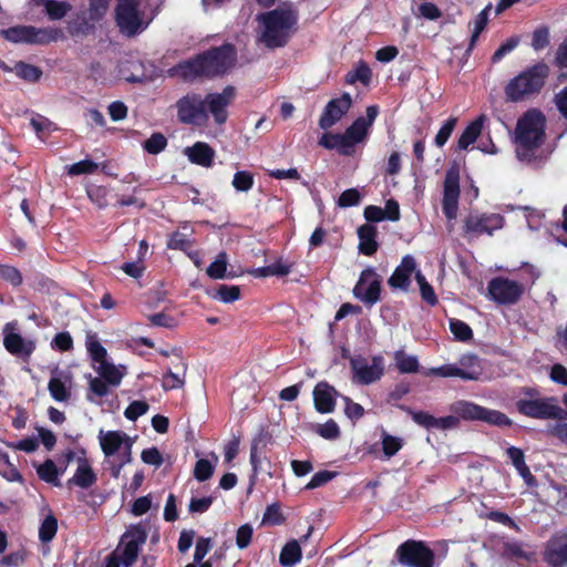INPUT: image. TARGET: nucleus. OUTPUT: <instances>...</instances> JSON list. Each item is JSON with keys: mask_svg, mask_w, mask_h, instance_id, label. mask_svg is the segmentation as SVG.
Here are the masks:
<instances>
[{"mask_svg": "<svg viewBox=\"0 0 567 567\" xmlns=\"http://www.w3.org/2000/svg\"><path fill=\"white\" fill-rule=\"evenodd\" d=\"M236 90L226 86L221 92L209 93L205 96L190 92L175 103L176 115L181 123L194 126L206 125L209 114L215 123L221 125L227 121V107L234 101Z\"/></svg>", "mask_w": 567, "mask_h": 567, "instance_id": "obj_1", "label": "nucleus"}, {"mask_svg": "<svg viewBox=\"0 0 567 567\" xmlns=\"http://www.w3.org/2000/svg\"><path fill=\"white\" fill-rule=\"evenodd\" d=\"M545 115L536 110L526 111L517 121L513 133V143L517 158L530 163L545 141Z\"/></svg>", "mask_w": 567, "mask_h": 567, "instance_id": "obj_2", "label": "nucleus"}, {"mask_svg": "<svg viewBox=\"0 0 567 567\" xmlns=\"http://www.w3.org/2000/svg\"><path fill=\"white\" fill-rule=\"evenodd\" d=\"M258 40L268 49L286 45L297 30V13L289 8L275 9L257 16Z\"/></svg>", "mask_w": 567, "mask_h": 567, "instance_id": "obj_3", "label": "nucleus"}, {"mask_svg": "<svg viewBox=\"0 0 567 567\" xmlns=\"http://www.w3.org/2000/svg\"><path fill=\"white\" fill-rule=\"evenodd\" d=\"M451 411L455 415H447L443 417H435L433 429L449 430L454 429L458 424V419L471 421H483L491 425L496 426H511L512 420L504 413L483 408L470 401H457L451 406Z\"/></svg>", "mask_w": 567, "mask_h": 567, "instance_id": "obj_4", "label": "nucleus"}, {"mask_svg": "<svg viewBox=\"0 0 567 567\" xmlns=\"http://www.w3.org/2000/svg\"><path fill=\"white\" fill-rule=\"evenodd\" d=\"M235 60L236 54L234 47L225 44L181 64L179 69L182 75L188 79L198 75L214 76L229 70L234 65Z\"/></svg>", "mask_w": 567, "mask_h": 567, "instance_id": "obj_5", "label": "nucleus"}, {"mask_svg": "<svg viewBox=\"0 0 567 567\" xmlns=\"http://www.w3.org/2000/svg\"><path fill=\"white\" fill-rule=\"evenodd\" d=\"M517 411L537 420H567V411L559 405L556 396H540L535 389H525L524 396L516 401Z\"/></svg>", "mask_w": 567, "mask_h": 567, "instance_id": "obj_6", "label": "nucleus"}, {"mask_svg": "<svg viewBox=\"0 0 567 567\" xmlns=\"http://www.w3.org/2000/svg\"><path fill=\"white\" fill-rule=\"evenodd\" d=\"M162 2L163 0H118L116 22L121 32L127 37L142 32L147 25L143 16L147 11L156 10Z\"/></svg>", "mask_w": 567, "mask_h": 567, "instance_id": "obj_7", "label": "nucleus"}, {"mask_svg": "<svg viewBox=\"0 0 567 567\" xmlns=\"http://www.w3.org/2000/svg\"><path fill=\"white\" fill-rule=\"evenodd\" d=\"M547 76L548 66L546 64L538 63L533 65L508 82L505 87L507 100L511 102H519L538 93Z\"/></svg>", "mask_w": 567, "mask_h": 567, "instance_id": "obj_8", "label": "nucleus"}, {"mask_svg": "<svg viewBox=\"0 0 567 567\" xmlns=\"http://www.w3.org/2000/svg\"><path fill=\"white\" fill-rule=\"evenodd\" d=\"M1 35L13 43L49 44L63 38L61 30L55 28H35L33 25H16L1 30Z\"/></svg>", "mask_w": 567, "mask_h": 567, "instance_id": "obj_9", "label": "nucleus"}, {"mask_svg": "<svg viewBox=\"0 0 567 567\" xmlns=\"http://www.w3.org/2000/svg\"><path fill=\"white\" fill-rule=\"evenodd\" d=\"M425 375L456 377L462 380H478L482 374L480 359L474 354L463 355L458 363H449L426 370Z\"/></svg>", "mask_w": 567, "mask_h": 567, "instance_id": "obj_10", "label": "nucleus"}, {"mask_svg": "<svg viewBox=\"0 0 567 567\" xmlns=\"http://www.w3.org/2000/svg\"><path fill=\"white\" fill-rule=\"evenodd\" d=\"M353 380L363 385L377 382L384 373V360L381 355L372 358L354 357L350 360Z\"/></svg>", "mask_w": 567, "mask_h": 567, "instance_id": "obj_11", "label": "nucleus"}, {"mask_svg": "<svg viewBox=\"0 0 567 567\" xmlns=\"http://www.w3.org/2000/svg\"><path fill=\"white\" fill-rule=\"evenodd\" d=\"M505 219L502 215L495 213L472 212L464 220V233L468 236H492L495 230L502 229Z\"/></svg>", "mask_w": 567, "mask_h": 567, "instance_id": "obj_12", "label": "nucleus"}, {"mask_svg": "<svg viewBox=\"0 0 567 567\" xmlns=\"http://www.w3.org/2000/svg\"><path fill=\"white\" fill-rule=\"evenodd\" d=\"M399 561L408 567H433L434 554L422 542L408 540L396 549Z\"/></svg>", "mask_w": 567, "mask_h": 567, "instance_id": "obj_13", "label": "nucleus"}, {"mask_svg": "<svg viewBox=\"0 0 567 567\" xmlns=\"http://www.w3.org/2000/svg\"><path fill=\"white\" fill-rule=\"evenodd\" d=\"M97 439L105 457L110 458L116 453L122 452L125 462H131L133 442L126 433L100 430Z\"/></svg>", "mask_w": 567, "mask_h": 567, "instance_id": "obj_14", "label": "nucleus"}, {"mask_svg": "<svg viewBox=\"0 0 567 567\" xmlns=\"http://www.w3.org/2000/svg\"><path fill=\"white\" fill-rule=\"evenodd\" d=\"M488 295L498 305H514L524 293V286L517 281L496 277L488 282Z\"/></svg>", "mask_w": 567, "mask_h": 567, "instance_id": "obj_15", "label": "nucleus"}, {"mask_svg": "<svg viewBox=\"0 0 567 567\" xmlns=\"http://www.w3.org/2000/svg\"><path fill=\"white\" fill-rule=\"evenodd\" d=\"M146 542V534L141 528L127 530L115 549L116 557L124 567H130L136 560L142 545Z\"/></svg>", "mask_w": 567, "mask_h": 567, "instance_id": "obj_16", "label": "nucleus"}, {"mask_svg": "<svg viewBox=\"0 0 567 567\" xmlns=\"http://www.w3.org/2000/svg\"><path fill=\"white\" fill-rule=\"evenodd\" d=\"M381 278L372 268L364 269L357 285L353 295L365 305H374L380 300Z\"/></svg>", "mask_w": 567, "mask_h": 567, "instance_id": "obj_17", "label": "nucleus"}, {"mask_svg": "<svg viewBox=\"0 0 567 567\" xmlns=\"http://www.w3.org/2000/svg\"><path fill=\"white\" fill-rule=\"evenodd\" d=\"M460 179L457 172H446L443 186L442 209L449 221L455 220L458 212Z\"/></svg>", "mask_w": 567, "mask_h": 567, "instance_id": "obj_18", "label": "nucleus"}, {"mask_svg": "<svg viewBox=\"0 0 567 567\" xmlns=\"http://www.w3.org/2000/svg\"><path fill=\"white\" fill-rule=\"evenodd\" d=\"M351 105L352 99L349 93H343L339 99L329 101L319 118V126L322 130L332 127L350 110Z\"/></svg>", "mask_w": 567, "mask_h": 567, "instance_id": "obj_19", "label": "nucleus"}, {"mask_svg": "<svg viewBox=\"0 0 567 567\" xmlns=\"http://www.w3.org/2000/svg\"><path fill=\"white\" fill-rule=\"evenodd\" d=\"M3 331V346L9 353L24 358L33 353L35 342L31 339H24L21 334L14 332L13 323H7Z\"/></svg>", "mask_w": 567, "mask_h": 567, "instance_id": "obj_20", "label": "nucleus"}, {"mask_svg": "<svg viewBox=\"0 0 567 567\" xmlns=\"http://www.w3.org/2000/svg\"><path fill=\"white\" fill-rule=\"evenodd\" d=\"M545 559L553 567L567 564V530L555 534L547 543Z\"/></svg>", "mask_w": 567, "mask_h": 567, "instance_id": "obj_21", "label": "nucleus"}, {"mask_svg": "<svg viewBox=\"0 0 567 567\" xmlns=\"http://www.w3.org/2000/svg\"><path fill=\"white\" fill-rule=\"evenodd\" d=\"M415 259L406 255L402 258L401 264L395 268L388 284L392 289H401L406 291L411 285L412 275L416 274Z\"/></svg>", "mask_w": 567, "mask_h": 567, "instance_id": "obj_22", "label": "nucleus"}, {"mask_svg": "<svg viewBox=\"0 0 567 567\" xmlns=\"http://www.w3.org/2000/svg\"><path fill=\"white\" fill-rule=\"evenodd\" d=\"M72 378L70 373L54 370L48 383L50 395L56 402H66L71 398Z\"/></svg>", "mask_w": 567, "mask_h": 567, "instance_id": "obj_23", "label": "nucleus"}, {"mask_svg": "<svg viewBox=\"0 0 567 567\" xmlns=\"http://www.w3.org/2000/svg\"><path fill=\"white\" fill-rule=\"evenodd\" d=\"M379 114V109L375 105H370L367 107L365 117H358L347 130L346 133L350 136L354 143L363 142L369 135V131L373 125L377 116Z\"/></svg>", "mask_w": 567, "mask_h": 567, "instance_id": "obj_24", "label": "nucleus"}, {"mask_svg": "<svg viewBox=\"0 0 567 567\" xmlns=\"http://www.w3.org/2000/svg\"><path fill=\"white\" fill-rule=\"evenodd\" d=\"M184 154L190 163L206 168L213 166L216 156L215 151L205 142H196L194 145L186 147Z\"/></svg>", "mask_w": 567, "mask_h": 567, "instance_id": "obj_25", "label": "nucleus"}, {"mask_svg": "<svg viewBox=\"0 0 567 567\" xmlns=\"http://www.w3.org/2000/svg\"><path fill=\"white\" fill-rule=\"evenodd\" d=\"M78 466L73 476L68 481V485H75L81 488H89L96 483V474L94 473L90 462L85 457H79Z\"/></svg>", "mask_w": 567, "mask_h": 567, "instance_id": "obj_26", "label": "nucleus"}, {"mask_svg": "<svg viewBox=\"0 0 567 567\" xmlns=\"http://www.w3.org/2000/svg\"><path fill=\"white\" fill-rule=\"evenodd\" d=\"M506 455H507L508 460L511 461L512 465L517 471L518 475L524 480L526 485L535 486L536 478L532 474L529 467L526 464L525 454H524L523 450H520L516 446H508L506 449Z\"/></svg>", "mask_w": 567, "mask_h": 567, "instance_id": "obj_27", "label": "nucleus"}, {"mask_svg": "<svg viewBox=\"0 0 567 567\" xmlns=\"http://www.w3.org/2000/svg\"><path fill=\"white\" fill-rule=\"evenodd\" d=\"M336 390L328 383L320 382L313 390V401L318 412L330 413L334 409Z\"/></svg>", "mask_w": 567, "mask_h": 567, "instance_id": "obj_28", "label": "nucleus"}, {"mask_svg": "<svg viewBox=\"0 0 567 567\" xmlns=\"http://www.w3.org/2000/svg\"><path fill=\"white\" fill-rule=\"evenodd\" d=\"M174 368L175 371L169 368L163 375L162 386L166 391L179 389L185 383L186 364L178 359L177 363L174 364Z\"/></svg>", "mask_w": 567, "mask_h": 567, "instance_id": "obj_29", "label": "nucleus"}, {"mask_svg": "<svg viewBox=\"0 0 567 567\" xmlns=\"http://www.w3.org/2000/svg\"><path fill=\"white\" fill-rule=\"evenodd\" d=\"M377 229L374 226L370 224H365L358 229V236L360 239L359 250L360 252L371 256L378 249V244L375 241Z\"/></svg>", "mask_w": 567, "mask_h": 567, "instance_id": "obj_30", "label": "nucleus"}, {"mask_svg": "<svg viewBox=\"0 0 567 567\" xmlns=\"http://www.w3.org/2000/svg\"><path fill=\"white\" fill-rule=\"evenodd\" d=\"M485 120V115H481L466 126L457 141L460 150H467L470 145L475 143L482 133Z\"/></svg>", "mask_w": 567, "mask_h": 567, "instance_id": "obj_31", "label": "nucleus"}, {"mask_svg": "<svg viewBox=\"0 0 567 567\" xmlns=\"http://www.w3.org/2000/svg\"><path fill=\"white\" fill-rule=\"evenodd\" d=\"M96 372L109 385L117 386L125 374V367H116L106 360L96 367Z\"/></svg>", "mask_w": 567, "mask_h": 567, "instance_id": "obj_32", "label": "nucleus"}, {"mask_svg": "<svg viewBox=\"0 0 567 567\" xmlns=\"http://www.w3.org/2000/svg\"><path fill=\"white\" fill-rule=\"evenodd\" d=\"M301 559V547L298 540L288 542L281 549L279 561L284 567H292Z\"/></svg>", "mask_w": 567, "mask_h": 567, "instance_id": "obj_33", "label": "nucleus"}, {"mask_svg": "<svg viewBox=\"0 0 567 567\" xmlns=\"http://www.w3.org/2000/svg\"><path fill=\"white\" fill-rule=\"evenodd\" d=\"M394 361L401 373H415L419 371L420 364L417 358L405 353L403 350L394 352Z\"/></svg>", "mask_w": 567, "mask_h": 567, "instance_id": "obj_34", "label": "nucleus"}, {"mask_svg": "<svg viewBox=\"0 0 567 567\" xmlns=\"http://www.w3.org/2000/svg\"><path fill=\"white\" fill-rule=\"evenodd\" d=\"M227 255L226 252H219L216 259L208 266L206 274L212 279H224L234 277L231 274H227Z\"/></svg>", "mask_w": 567, "mask_h": 567, "instance_id": "obj_35", "label": "nucleus"}, {"mask_svg": "<svg viewBox=\"0 0 567 567\" xmlns=\"http://www.w3.org/2000/svg\"><path fill=\"white\" fill-rule=\"evenodd\" d=\"M37 473L42 481L50 483L54 486L60 485L59 477L61 475V472H59L55 463L52 460H47L43 464L39 465L37 467Z\"/></svg>", "mask_w": 567, "mask_h": 567, "instance_id": "obj_36", "label": "nucleus"}, {"mask_svg": "<svg viewBox=\"0 0 567 567\" xmlns=\"http://www.w3.org/2000/svg\"><path fill=\"white\" fill-rule=\"evenodd\" d=\"M86 350L97 365L106 361V349L101 344L95 334H89L85 340Z\"/></svg>", "mask_w": 567, "mask_h": 567, "instance_id": "obj_37", "label": "nucleus"}, {"mask_svg": "<svg viewBox=\"0 0 567 567\" xmlns=\"http://www.w3.org/2000/svg\"><path fill=\"white\" fill-rule=\"evenodd\" d=\"M491 8H492L491 4L486 6L474 19L473 31H472L467 51L473 50L481 32L485 29L487 21H488V12H489Z\"/></svg>", "mask_w": 567, "mask_h": 567, "instance_id": "obj_38", "label": "nucleus"}, {"mask_svg": "<svg viewBox=\"0 0 567 567\" xmlns=\"http://www.w3.org/2000/svg\"><path fill=\"white\" fill-rule=\"evenodd\" d=\"M14 73L28 82H37L42 75V71L38 66L24 62L14 64Z\"/></svg>", "mask_w": 567, "mask_h": 567, "instance_id": "obj_39", "label": "nucleus"}, {"mask_svg": "<svg viewBox=\"0 0 567 567\" xmlns=\"http://www.w3.org/2000/svg\"><path fill=\"white\" fill-rule=\"evenodd\" d=\"M56 530H58V520L52 514H49L42 520V523L40 525L39 539L42 543H49L54 538Z\"/></svg>", "mask_w": 567, "mask_h": 567, "instance_id": "obj_40", "label": "nucleus"}, {"mask_svg": "<svg viewBox=\"0 0 567 567\" xmlns=\"http://www.w3.org/2000/svg\"><path fill=\"white\" fill-rule=\"evenodd\" d=\"M415 280L419 285L422 299L430 306H435L437 303V297L434 292L433 287L426 281L425 277L422 275L421 271H416Z\"/></svg>", "mask_w": 567, "mask_h": 567, "instance_id": "obj_41", "label": "nucleus"}, {"mask_svg": "<svg viewBox=\"0 0 567 567\" xmlns=\"http://www.w3.org/2000/svg\"><path fill=\"white\" fill-rule=\"evenodd\" d=\"M371 80V70L365 63H359L351 72L347 74L346 81L348 84H354L361 82L369 84Z\"/></svg>", "mask_w": 567, "mask_h": 567, "instance_id": "obj_42", "label": "nucleus"}, {"mask_svg": "<svg viewBox=\"0 0 567 567\" xmlns=\"http://www.w3.org/2000/svg\"><path fill=\"white\" fill-rule=\"evenodd\" d=\"M254 175L248 171L235 173L231 185L237 192H249L254 186Z\"/></svg>", "mask_w": 567, "mask_h": 567, "instance_id": "obj_43", "label": "nucleus"}, {"mask_svg": "<svg viewBox=\"0 0 567 567\" xmlns=\"http://www.w3.org/2000/svg\"><path fill=\"white\" fill-rule=\"evenodd\" d=\"M43 4L51 20L62 19L70 10V6L63 1L47 0Z\"/></svg>", "mask_w": 567, "mask_h": 567, "instance_id": "obj_44", "label": "nucleus"}, {"mask_svg": "<svg viewBox=\"0 0 567 567\" xmlns=\"http://www.w3.org/2000/svg\"><path fill=\"white\" fill-rule=\"evenodd\" d=\"M403 446V440L398 436L390 435L385 432L382 434V451L386 457L395 455Z\"/></svg>", "mask_w": 567, "mask_h": 567, "instance_id": "obj_45", "label": "nucleus"}, {"mask_svg": "<svg viewBox=\"0 0 567 567\" xmlns=\"http://www.w3.org/2000/svg\"><path fill=\"white\" fill-rule=\"evenodd\" d=\"M557 421L555 423H549L546 425L545 433L548 436L555 437L560 443L567 446V422Z\"/></svg>", "mask_w": 567, "mask_h": 567, "instance_id": "obj_46", "label": "nucleus"}, {"mask_svg": "<svg viewBox=\"0 0 567 567\" xmlns=\"http://www.w3.org/2000/svg\"><path fill=\"white\" fill-rule=\"evenodd\" d=\"M167 145L166 137L161 133H154L144 142V150L150 154H158L165 150Z\"/></svg>", "mask_w": 567, "mask_h": 567, "instance_id": "obj_47", "label": "nucleus"}, {"mask_svg": "<svg viewBox=\"0 0 567 567\" xmlns=\"http://www.w3.org/2000/svg\"><path fill=\"white\" fill-rule=\"evenodd\" d=\"M450 329L457 340L467 341L473 337L471 327L458 319L450 320Z\"/></svg>", "mask_w": 567, "mask_h": 567, "instance_id": "obj_48", "label": "nucleus"}, {"mask_svg": "<svg viewBox=\"0 0 567 567\" xmlns=\"http://www.w3.org/2000/svg\"><path fill=\"white\" fill-rule=\"evenodd\" d=\"M457 123L456 117H450L439 130L436 136H435V145L437 147H442L445 145V143L449 141L452 132L454 131Z\"/></svg>", "mask_w": 567, "mask_h": 567, "instance_id": "obj_49", "label": "nucleus"}, {"mask_svg": "<svg viewBox=\"0 0 567 567\" xmlns=\"http://www.w3.org/2000/svg\"><path fill=\"white\" fill-rule=\"evenodd\" d=\"M215 297L225 303L234 302L239 299L240 290L238 286L221 285L217 289Z\"/></svg>", "mask_w": 567, "mask_h": 567, "instance_id": "obj_50", "label": "nucleus"}, {"mask_svg": "<svg viewBox=\"0 0 567 567\" xmlns=\"http://www.w3.org/2000/svg\"><path fill=\"white\" fill-rule=\"evenodd\" d=\"M316 432L326 440H337L340 436V427L333 420L319 424Z\"/></svg>", "mask_w": 567, "mask_h": 567, "instance_id": "obj_51", "label": "nucleus"}, {"mask_svg": "<svg viewBox=\"0 0 567 567\" xmlns=\"http://www.w3.org/2000/svg\"><path fill=\"white\" fill-rule=\"evenodd\" d=\"M97 169V164L91 159H83L68 167L69 175L92 174Z\"/></svg>", "mask_w": 567, "mask_h": 567, "instance_id": "obj_52", "label": "nucleus"}, {"mask_svg": "<svg viewBox=\"0 0 567 567\" xmlns=\"http://www.w3.org/2000/svg\"><path fill=\"white\" fill-rule=\"evenodd\" d=\"M337 476V473L336 472H332V471H320V472H317L312 477L311 480L309 481V483L306 485V489H315V488H318L324 484H327L328 482H330L331 480H333L334 477Z\"/></svg>", "mask_w": 567, "mask_h": 567, "instance_id": "obj_53", "label": "nucleus"}, {"mask_svg": "<svg viewBox=\"0 0 567 567\" xmlns=\"http://www.w3.org/2000/svg\"><path fill=\"white\" fill-rule=\"evenodd\" d=\"M0 278L10 282L12 286H19L22 284V276L20 271L8 265H0Z\"/></svg>", "mask_w": 567, "mask_h": 567, "instance_id": "obj_54", "label": "nucleus"}, {"mask_svg": "<svg viewBox=\"0 0 567 567\" xmlns=\"http://www.w3.org/2000/svg\"><path fill=\"white\" fill-rule=\"evenodd\" d=\"M214 471V466L208 460L202 458L196 462L194 476L196 480L204 482L208 480Z\"/></svg>", "mask_w": 567, "mask_h": 567, "instance_id": "obj_55", "label": "nucleus"}, {"mask_svg": "<svg viewBox=\"0 0 567 567\" xmlns=\"http://www.w3.org/2000/svg\"><path fill=\"white\" fill-rule=\"evenodd\" d=\"M148 410V404L144 401H133L125 410L124 415L131 421H135L144 415Z\"/></svg>", "mask_w": 567, "mask_h": 567, "instance_id": "obj_56", "label": "nucleus"}, {"mask_svg": "<svg viewBox=\"0 0 567 567\" xmlns=\"http://www.w3.org/2000/svg\"><path fill=\"white\" fill-rule=\"evenodd\" d=\"M361 195L355 188H350L344 190L338 199V205L340 207H351L355 206L360 203Z\"/></svg>", "mask_w": 567, "mask_h": 567, "instance_id": "obj_57", "label": "nucleus"}, {"mask_svg": "<svg viewBox=\"0 0 567 567\" xmlns=\"http://www.w3.org/2000/svg\"><path fill=\"white\" fill-rule=\"evenodd\" d=\"M252 527L248 524L241 525L236 533V545L239 549L248 547L252 537Z\"/></svg>", "mask_w": 567, "mask_h": 567, "instance_id": "obj_58", "label": "nucleus"}, {"mask_svg": "<svg viewBox=\"0 0 567 567\" xmlns=\"http://www.w3.org/2000/svg\"><path fill=\"white\" fill-rule=\"evenodd\" d=\"M337 140H338V150L337 151L341 155L350 156L353 154L354 146L357 143H354V141L350 136H348V134L346 132L342 134H337Z\"/></svg>", "mask_w": 567, "mask_h": 567, "instance_id": "obj_59", "label": "nucleus"}, {"mask_svg": "<svg viewBox=\"0 0 567 567\" xmlns=\"http://www.w3.org/2000/svg\"><path fill=\"white\" fill-rule=\"evenodd\" d=\"M342 400L346 404L344 406V413L346 415L351 419V420H359L363 416L364 414V409L362 405H360L359 403H355L353 402L350 398L348 396H342Z\"/></svg>", "mask_w": 567, "mask_h": 567, "instance_id": "obj_60", "label": "nucleus"}, {"mask_svg": "<svg viewBox=\"0 0 567 567\" xmlns=\"http://www.w3.org/2000/svg\"><path fill=\"white\" fill-rule=\"evenodd\" d=\"M25 561L24 550L12 551L0 559L2 567H19Z\"/></svg>", "mask_w": 567, "mask_h": 567, "instance_id": "obj_61", "label": "nucleus"}, {"mask_svg": "<svg viewBox=\"0 0 567 567\" xmlns=\"http://www.w3.org/2000/svg\"><path fill=\"white\" fill-rule=\"evenodd\" d=\"M505 554L515 558H523L529 560L533 556V553L526 550L524 546L519 543H508L505 545Z\"/></svg>", "mask_w": 567, "mask_h": 567, "instance_id": "obj_62", "label": "nucleus"}, {"mask_svg": "<svg viewBox=\"0 0 567 567\" xmlns=\"http://www.w3.org/2000/svg\"><path fill=\"white\" fill-rule=\"evenodd\" d=\"M51 344L60 351H69L73 348V339L69 332H59L53 338Z\"/></svg>", "mask_w": 567, "mask_h": 567, "instance_id": "obj_63", "label": "nucleus"}, {"mask_svg": "<svg viewBox=\"0 0 567 567\" xmlns=\"http://www.w3.org/2000/svg\"><path fill=\"white\" fill-rule=\"evenodd\" d=\"M141 458L145 464L161 466L163 457L156 447H151L142 451Z\"/></svg>", "mask_w": 567, "mask_h": 567, "instance_id": "obj_64", "label": "nucleus"}]
</instances>
